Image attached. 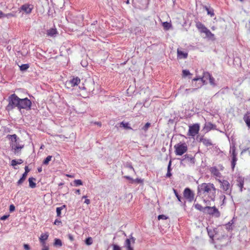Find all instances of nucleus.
Wrapping results in <instances>:
<instances>
[{
    "instance_id": "obj_53",
    "label": "nucleus",
    "mask_w": 250,
    "mask_h": 250,
    "mask_svg": "<svg viewBox=\"0 0 250 250\" xmlns=\"http://www.w3.org/2000/svg\"><path fill=\"white\" fill-rule=\"evenodd\" d=\"M24 169L25 172L23 173H25L26 175H27V173L29 172L30 169L28 168V166H25Z\"/></svg>"
},
{
    "instance_id": "obj_27",
    "label": "nucleus",
    "mask_w": 250,
    "mask_h": 250,
    "mask_svg": "<svg viewBox=\"0 0 250 250\" xmlns=\"http://www.w3.org/2000/svg\"><path fill=\"white\" fill-rule=\"evenodd\" d=\"M27 175L25 173H23L22 177L19 179V180L17 182L18 185H20L25 180Z\"/></svg>"
},
{
    "instance_id": "obj_52",
    "label": "nucleus",
    "mask_w": 250,
    "mask_h": 250,
    "mask_svg": "<svg viewBox=\"0 0 250 250\" xmlns=\"http://www.w3.org/2000/svg\"><path fill=\"white\" fill-rule=\"evenodd\" d=\"M9 215H3L2 216H1L0 217V220H6L7 218H8V217H9Z\"/></svg>"
},
{
    "instance_id": "obj_30",
    "label": "nucleus",
    "mask_w": 250,
    "mask_h": 250,
    "mask_svg": "<svg viewBox=\"0 0 250 250\" xmlns=\"http://www.w3.org/2000/svg\"><path fill=\"white\" fill-rule=\"evenodd\" d=\"M171 165V162L169 161V164H168V167H167V173L166 174V177H170L172 175V174H171V173L170 172Z\"/></svg>"
},
{
    "instance_id": "obj_25",
    "label": "nucleus",
    "mask_w": 250,
    "mask_h": 250,
    "mask_svg": "<svg viewBox=\"0 0 250 250\" xmlns=\"http://www.w3.org/2000/svg\"><path fill=\"white\" fill-rule=\"evenodd\" d=\"M62 241L58 238H55L54 239V246L56 247H62Z\"/></svg>"
},
{
    "instance_id": "obj_63",
    "label": "nucleus",
    "mask_w": 250,
    "mask_h": 250,
    "mask_svg": "<svg viewBox=\"0 0 250 250\" xmlns=\"http://www.w3.org/2000/svg\"><path fill=\"white\" fill-rule=\"evenodd\" d=\"M129 0H126V3L127 4H129V2H129Z\"/></svg>"
},
{
    "instance_id": "obj_42",
    "label": "nucleus",
    "mask_w": 250,
    "mask_h": 250,
    "mask_svg": "<svg viewBox=\"0 0 250 250\" xmlns=\"http://www.w3.org/2000/svg\"><path fill=\"white\" fill-rule=\"evenodd\" d=\"M150 126V124L149 123H147L145 124V125L143 127L142 129L144 131H146L147 130L149 127Z\"/></svg>"
},
{
    "instance_id": "obj_13",
    "label": "nucleus",
    "mask_w": 250,
    "mask_h": 250,
    "mask_svg": "<svg viewBox=\"0 0 250 250\" xmlns=\"http://www.w3.org/2000/svg\"><path fill=\"white\" fill-rule=\"evenodd\" d=\"M200 125L198 124H195L189 126L188 134L189 136L194 137L199 133Z\"/></svg>"
},
{
    "instance_id": "obj_26",
    "label": "nucleus",
    "mask_w": 250,
    "mask_h": 250,
    "mask_svg": "<svg viewBox=\"0 0 250 250\" xmlns=\"http://www.w3.org/2000/svg\"><path fill=\"white\" fill-rule=\"evenodd\" d=\"M66 208L65 205H62L60 207H58L56 208L57 215L58 217H60L61 214V211Z\"/></svg>"
},
{
    "instance_id": "obj_48",
    "label": "nucleus",
    "mask_w": 250,
    "mask_h": 250,
    "mask_svg": "<svg viewBox=\"0 0 250 250\" xmlns=\"http://www.w3.org/2000/svg\"><path fill=\"white\" fill-rule=\"evenodd\" d=\"M15 210V207L14 205L12 204L10 205L9 211L10 212H13Z\"/></svg>"
},
{
    "instance_id": "obj_43",
    "label": "nucleus",
    "mask_w": 250,
    "mask_h": 250,
    "mask_svg": "<svg viewBox=\"0 0 250 250\" xmlns=\"http://www.w3.org/2000/svg\"><path fill=\"white\" fill-rule=\"evenodd\" d=\"M190 73L188 70H183V75L184 77H186L189 75H190Z\"/></svg>"
},
{
    "instance_id": "obj_32",
    "label": "nucleus",
    "mask_w": 250,
    "mask_h": 250,
    "mask_svg": "<svg viewBox=\"0 0 250 250\" xmlns=\"http://www.w3.org/2000/svg\"><path fill=\"white\" fill-rule=\"evenodd\" d=\"M52 158V156H48L43 161V164L45 165H47L49 162L51 160Z\"/></svg>"
},
{
    "instance_id": "obj_44",
    "label": "nucleus",
    "mask_w": 250,
    "mask_h": 250,
    "mask_svg": "<svg viewBox=\"0 0 250 250\" xmlns=\"http://www.w3.org/2000/svg\"><path fill=\"white\" fill-rule=\"evenodd\" d=\"M184 158L182 160L183 161H184V160H185L186 159H188V160H190V161H192V160L194 159V158L192 157H189V155H188V154H186L184 155Z\"/></svg>"
},
{
    "instance_id": "obj_10",
    "label": "nucleus",
    "mask_w": 250,
    "mask_h": 250,
    "mask_svg": "<svg viewBox=\"0 0 250 250\" xmlns=\"http://www.w3.org/2000/svg\"><path fill=\"white\" fill-rule=\"evenodd\" d=\"M136 239L131 234L129 238L126 239L124 244L123 248L125 250H134V245Z\"/></svg>"
},
{
    "instance_id": "obj_24",
    "label": "nucleus",
    "mask_w": 250,
    "mask_h": 250,
    "mask_svg": "<svg viewBox=\"0 0 250 250\" xmlns=\"http://www.w3.org/2000/svg\"><path fill=\"white\" fill-rule=\"evenodd\" d=\"M36 180V179L33 177L29 178L28 179L29 187L31 188H34L36 187V184L35 183L33 182V181Z\"/></svg>"
},
{
    "instance_id": "obj_19",
    "label": "nucleus",
    "mask_w": 250,
    "mask_h": 250,
    "mask_svg": "<svg viewBox=\"0 0 250 250\" xmlns=\"http://www.w3.org/2000/svg\"><path fill=\"white\" fill-rule=\"evenodd\" d=\"M243 120L248 126V129H250V115L249 113L248 112L244 115Z\"/></svg>"
},
{
    "instance_id": "obj_45",
    "label": "nucleus",
    "mask_w": 250,
    "mask_h": 250,
    "mask_svg": "<svg viewBox=\"0 0 250 250\" xmlns=\"http://www.w3.org/2000/svg\"><path fill=\"white\" fill-rule=\"evenodd\" d=\"M167 218V217L166 215H159L158 217V219L159 220H160V219H163V220H166Z\"/></svg>"
},
{
    "instance_id": "obj_6",
    "label": "nucleus",
    "mask_w": 250,
    "mask_h": 250,
    "mask_svg": "<svg viewBox=\"0 0 250 250\" xmlns=\"http://www.w3.org/2000/svg\"><path fill=\"white\" fill-rule=\"evenodd\" d=\"M176 155L181 156L188 150V146L185 143H179L174 146Z\"/></svg>"
},
{
    "instance_id": "obj_60",
    "label": "nucleus",
    "mask_w": 250,
    "mask_h": 250,
    "mask_svg": "<svg viewBox=\"0 0 250 250\" xmlns=\"http://www.w3.org/2000/svg\"><path fill=\"white\" fill-rule=\"evenodd\" d=\"M38 171L39 172H41L42 171V167H39L38 168Z\"/></svg>"
},
{
    "instance_id": "obj_50",
    "label": "nucleus",
    "mask_w": 250,
    "mask_h": 250,
    "mask_svg": "<svg viewBox=\"0 0 250 250\" xmlns=\"http://www.w3.org/2000/svg\"><path fill=\"white\" fill-rule=\"evenodd\" d=\"M68 238L69 239L70 241L71 242L73 241L74 240V238L73 236L71 234H68L67 235Z\"/></svg>"
},
{
    "instance_id": "obj_17",
    "label": "nucleus",
    "mask_w": 250,
    "mask_h": 250,
    "mask_svg": "<svg viewBox=\"0 0 250 250\" xmlns=\"http://www.w3.org/2000/svg\"><path fill=\"white\" fill-rule=\"evenodd\" d=\"M210 172L212 175L220 179L222 175L218 169L216 167H212L210 169Z\"/></svg>"
},
{
    "instance_id": "obj_15",
    "label": "nucleus",
    "mask_w": 250,
    "mask_h": 250,
    "mask_svg": "<svg viewBox=\"0 0 250 250\" xmlns=\"http://www.w3.org/2000/svg\"><path fill=\"white\" fill-rule=\"evenodd\" d=\"M81 82L80 79L78 77H73L71 80L67 82V83L70 84L72 87L78 85Z\"/></svg>"
},
{
    "instance_id": "obj_58",
    "label": "nucleus",
    "mask_w": 250,
    "mask_h": 250,
    "mask_svg": "<svg viewBox=\"0 0 250 250\" xmlns=\"http://www.w3.org/2000/svg\"><path fill=\"white\" fill-rule=\"evenodd\" d=\"M221 198H223V203H224L226 199V196L224 195H223L221 196Z\"/></svg>"
},
{
    "instance_id": "obj_31",
    "label": "nucleus",
    "mask_w": 250,
    "mask_h": 250,
    "mask_svg": "<svg viewBox=\"0 0 250 250\" xmlns=\"http://www.w3.org/2000/svg\"><path fill=\"white\" fill-rule=\"evenodd\" d=\"M195 208L197 210L200 211H202L205 213V210L204 209V208H203L200 204H196L194 205Z\"/></svg>"
},
{
    "instance_id": "obj_9",
    "label": "nucleus",
    "mask_w": 250,
    "mask_h": 250,
    "mask_svg": "<svg viewBox=\"0 0 250 250\" xmlns=\"http://www.w3.org/2000/svg\"><path fill=\"white\" fill-rule=\"evenodd\" d=\"M229 154L230 157L231 158V167L232 169H234L236 162L237 161V153L236 152V147L235 146V144L233 143H232L230 145V150H229Z\"/></svg>"
},
{
    "instance_id": "obj_12",
    "label": "nucleus",
    "mask_w": 250,
    "mask_h": 250,
    "mask_svg": "<svg viewBox=\"0 0 250 250\" xmlns=\"http://www.w3.org/2000/svg\"><path fill=\"white\" fill-rule=\"evenodd\" d=\"M183 195L184 198L189 202H192L194 200V193L188 188H187L184 189Z\"/></svg>"
},
{
    "instance_id": "obj_47",
    "label": "nucleus",
    "mask_w": 250,
    "mask_h": 250,
    "mask_svg": "<svg viewBox=\"0 0 250 250\" xmlns=\"http://www.w3.org/2000/svg\"><path fill=\"white\" fill-rule=\"evenodd\" d=\"M113 250H122L121 248L117 245H113Z\"/></svg>"
},
{
    "instance_id": "obj_38",
    "label": "nucleus",
    "mask_w": 250,
    "mask_h": 250,
    "mask_svg": "<svg viewBox=\"0 0 250 250\" xmlns=\"http://www.w3.org/2000/svg\"><path fill=\"white\" fill-rule=\"evenodd\" d=\"M173 192L174 193V194L176 196V197H177L178 200L179 201V202H181V199H182V197L181 196L179 195L178 193L177 192V191H176V189H173Z\"/></svg>"
},
{
    "instance_id": "obj_21",
    "label": "nucleus",
    "mask_w": 250,
    "mask_h": 250,
    "mask_svg": "<svg viewBox=\"0 0 250 250\" xmlns=\"http://www.w3.org/2000/svg\"><path fill=\"white\" fill-rule=\"evenodd\" d=\"M188 54L187 52H184L179 49H177V56L179 59H186L188 57Z\"/></svg>"
},
{
    "instance_id": "obj_61",
    "label": "nucleus",
    "mask_w": 250,
    "mask_h": 250,
    "mask_svg": "<svg viewBox=\"0 0 250 250\" xmlns=\"http://www.w3.org/2000/svg\"><path fill=\"white\" fill-rule=\"evenodd\" d=\"M75 193H77V194H80L81 191H80V189H76Z\"/></svg>"
},
{
    "instance_id": "obj_29",
    "label": "nucleus",
    "mask_w": 250,
    "mask_h": 250,
    "mask_svg": "<svg viewBox=\"0 0 250 250\" xmlns=\"http://www.w3.org/2000/svg\"><path fill=\"white\" fill-rule=\"evenodd\" d=\"M121 126H123L124 128L127 129H132V128L129 125L128 123H124V122H122L120 123Z\"/></svg>"
},
{
    "instance_id": "obj_64",
    "label": "nucleus",
    "mask_w": 250,
    "mask_h": 250,
    "mask_svg": "<svg viewBox=\"0 0 250 250\" xmlns=\"http://www.w3.org/2000/svg\"><path fill=\"white\" fill-rule=\"evenodd\" d=\"M86 197V196H83V198H85Z\"/></svg>"
},
{
    "instance_id": "obj_2",
    "label": "nucleus",
    "mask_w": 250,
    "mask_h": 250,
    "mask_svg": "<svg viewBox=\"0 0 250 250\" xmlns=\"http://www.w3.org/2000/svg\"><path fill=\"white\" fill-rule=\"evenodd\" d=\"M6 138L10 141L9 144L11 150L15 155H19L24 146V144L21 143V139L16 134H8L6 136Z\"/></svg>"
},
{
    "instance_id": "obj_28",
    "label": "nucleus",
    "mask_w": 250,
    "mask_h": 250,
    "mask_svg": "<svg viewBox=\"0 0 250 250\" xmlns=\"http://www.w3.org/2000/svg\"><path fill=\"white\" fill-rule=\"evenodd\" d=\"M23 163V161L21 159H19L18 161L16 160H12L11 161V165L12 166H15L17 165L21 164Z\"/></svg>"
},
{
    "instance_id": "obj_49",
    "label": "nucleus",
    "mask_w": 250,
    "mask_h": 250,
    "mask_svg": "<svg viewBox=\"0 0 250 250\" xmlns=\"http://www.w3.org/2000/svg\"><path fill=\"white\" fill-rule=\"evenodd\" d=\"M54 225H57V226H59V225H61V224H62V222L61 221V220H58V219H56L54 223Z\"/></svg>"
},
{
    "instance_id": "obj_34",
    "label": "nucleus",
    "mask_w": 250,
    "mask_h": 250,
    "mask_svg": "<svg viewBox=\"0 0 250 250\" xmlns=\"http://www.w3.org/2000/svg\"><path fill=\"white\" fill-rule=\"evenodd\" d=\"M29 67L28 64H23L20 66L21 71H25Z\"/></svg>"
},
{
    "instance_id": "obj_16",
    "label": "nucleus",
    "mask_w": 250,
    "mask_h": 250,
    "mask_svg": "<svg viewBox=\"0 0 250 250\" xmlns=\"http://www.w3.org/2000/svg\"><path fill=\"white\" fill-rule=\"evenodd\" d=\"M237 186L240 188L241 192L243 191V188L244 184V178L241 176L238 177L237 180Z\"/></svg>"
},
{
    "instance_id": "obj_62",
    "label": "nucleus",
    "mask_w": 250,
    "mask_h": 250,
    "mask_svg": "<svg viewBox=\"0 0 250 250\" xmlns=\"http://www.w3.org/2000/svg\"><path fill=\"white\" fill-rule=\"evenodd\" d=\"M95 124L98 125L100 126L102 125V124L100 122H96L95 123Z\"/></svg>"
},
{
    "instance_id": "obj_33",
    "label": "nucleus",
    "mask_w": 250,
    "mask_h": 250,
    "mask_svg": "<svg viewBox=\"0 0 250 250\" xmlns=\"http://www.w3.org/2000/svg\"><path fill=\"white\" fill-rule=\"evenodd\" d=\"M164 28L166 30H168L171 26V24L168 22H164L163 23Z\"/></svg>"
},
{
    "instance_id": "obj_1",
    "label": "nucleus",
    "mask_w": 250,
    "mask_h": 250,
    "mask_svg": "<svg viewBox=\"0 0 250 250\" xmlns=\"http://www.w3.org/2000/svg\"><path fill=\"white\" fill-rule=\"evenodd\" d=\"M216 189L214 185L210 183H204L199 185L197 188V194L207 200L214 201L216 196Z\"/></svg>"
},
{
    "instance_id": "obj_46",
    "label": "nucleus",
    "mask_w": 250,
    "mask_h": 250,
    "mask_svg": "<svg viewBox=\"0 0 250 250\" xmlns=\"http://www.w3.org/2000/svg\"><path fill=\"white\" fill-rule=\"evenodd\" d=\"M134 182H137L138 183H142L143 182V180L139 178H136V179H134V181H132L131 183H133Z\"/></svg>"
},
{
    "instance_id": "obj_14",
    "label": "nucleus",
    "mask_w": 250,
    "mask_h": 250,
    "mask_svg": "<svg viewBox=\"0 0 250 250\" xmlns=\"http://www.w3.org/2000/svg\"><path fill=\"white\" fill-rule=\"evenodd\" d=\"M34 8V6L32 4L26 3L22 5L20 7V10L23 11L25 13L27 14H30Z\"/></svg>"
},
{
    "instance_id": "obj_5",
    "label": "nucleus",
    "mask_w": 250,
    "mask_h": 250,
    "mask_svg": "<svg viewBox=\"0 0 250 250\" xmlns=\"http://www.w3.org/2000/svg\"><path fill=\"white\" fill-rule=\"evenodd\" d=\"M19 104L18 109L21 110V109H24L26 110H29L31 109L32 103L31 101L27 98L21 99L19 98Z\"/></svg>"
},
{
    "instance_id": "obj_11",
    "label": "nucleus",
    "mask_w": 250,
    "mask_h": 250,
    "mask_svg": "<svg viewBox=\"0 0 250 250\" xmlns=\"http://www.w3.org/2000/svg\"><path fill=\"white\" fill-rule=\"evenodd\" d=\"M205 210V213L214 216L215 217H219L220 216V213L218 209L215 207H209L207 206L204 208Z\"/></svg>"
},
{
    "instance_id": "obj_37",
    "label": "nucleus",
    "mask_w": 250,
    "mask_h": 250,
    "mask_svg": "<svg viewBox=\"0 0 250 250\" xmlns=\"http://www.w3.org/2000/svg\"><path fill=\"white\" fill-rule=\"evenodd\" d=\"M206 9L208 12V15H210L211 16V17H212L214 16V14L213 12V10L212 9H210L209 8H208L207 7H206Z\"/></svg>"
},
{
    "instance_id": "obj_8",
    "label": "nucleus",
    "mask_w": 250,
    "mask_h": 250,
    "mask_svg": "<svg viewBox=\"0 0 250 250\" xmlns=\"http://www.w3.org/2000/svg\"><path fill=\"white\" fill-rule=\"evenodd\" d=\"M211 75L208 72H204L202 77H196L192 79V82L199 81L198 88H200L203 84L207 83L206 80H209Z\"/></svg>"
},
{
    "instance_id": "obj_39",
    "label": "nucleus",
    "mask_w": 250,
    "mask_h": 250,
    "mask_svg": "<svg viewBox=\"0 0 250 250\" xmlns=\"http://www.w3.org/2000/svg\"><path fill=\"white\" fill-rule=\"evenodd\" d=\"M74 185L76 186H78L83 185V182L81 180H75L74 181Z\"/></svg>"
},
{
    "instance_id": "obj_51",
    "label": "nucleus",
    "mask_w": 250,
    "mask_h": 250,
    "mask_svg": "<svg viewBox=\"0 0 250 250\" xmlns=\"http://www.w3.org/2000/svg\"><path fill=\"white\" fill-rule=\"evenodd\" d=\"M23 247L25 250H30V249L29 246L26 244H24L23 245Z\"/></svg>"
},
{
    "instance_id": "obj_57",
    "label": "nucleus",
    "mask_w": 250,
    "mask_h": 250,
    "mask_svg": "<svg viewBox=\"0 0 250 250\" xmlns=\"http://www.w3.org/2000/svg\"><path fill=\"white\" fill-rule=\"evenodd\" d=\"M127 167L130 168V169H132L134 171V168L130 164H128L127 165Z\"/></svg>"
},
{
    "instance_id": "obj_7",
    "label": "nucleus",
    "mask_w": 250,
    "mask_h": 250,
    "mask_svg": "<svg viewBox=\"0 0 250 250\" xmlns=\"http://www.w3.org/2000/svg\"><path fill=\"white\" fill-rule=\"evenodd\" d=\"M195 25L199 31L201 33H205L207 37L211 38L214 36L213 34L201 22L196 21Z\"/></svg>"
},
{
    "instance_id": "obj_40",
    "label": "nucleus",
    "mask_w": 250,
    "mask_h": 250,
    "mask_svg": "<svg viewBox=\"0 0 250 250\" xmlns=\"http://www.w3.org/2000/svg\"><path fill=\"white\" fill-rule=\"evenodd\" d=\"M213 126H214V125L211 123H208L206 125V127L208 128L209 130L212 129Z\"/></svg>"
},
{
    "instance_id": "obj_56",
    "label": "nucleus",
    "mask_w": 250,
    "mask_h": 250,
    "mask_svg": "<svg viewBox=\"0 0 250 250\" xmlns=\"http://www.w3.org/2000/svg\"><path fill=\"white\" fill-rule=\"evenodd\" d=\"M84 203L86 204L87 205H88L90 203V201L89 199H86L84 201Z\"/></svg>"
},
{
    "instance_id": "obj_36",
    "label": "nucleus",
    "mask_w": 250,
    "mask_h": 250,
    "mask_svg": "<svg viewBox=\"0 0 250 250\" xmlns=\"http://www.w3.org/2000/svg\"><path fill=\"white\" fill-rule=\"evenodd\" d=\"M85 243L87 245H90L93 243V240L91 237H89L87 238H86L85 240Z\"/></svg>"
},
{
    "instance_id": "obj_41",
    "label": "nucleus",
    "mask_w": 250,
    "mask_h": 250,
    "mask_svg": "<svg viewBox=\"0 0 250 250\" xmlns=\"http://www.w3.org/2000/svg\"><path fill=\"white\" fill-rule=\"evenodd\" d=\"M209 83L211 85L215 86V79L213 77H212V76L210 77L209 79Z\"/></svg>"
},
{
    "instance_id": "obj_54",
    "label": "nucleus",
    "mask_w": 250,
    "mask_h": 250,
    "mask_svg": "<svg viewBox=\"0 0 250 250\" xmlns=\"http://www.w3.org/2000/svg\"><path fill=\"white\" fill-rule=\"evenodd\" d=\"M124 178L126 179H127V180H131L132 182L134 181V179H133L131 177H130L129 176H125Z\"/></svg>"
},
{
    "instance_id": "obj_59",
    "label": "nucleus",
    "mask_w": 250,
    "mask_h": 250,
    "mask_svg": "<svg viewBox=\"0 0 250 250\" xmlns=\"http://www.w3.org/2000/svg\"><path fill=\"white\" fill-rule=\"evenodd\" d=\"M4 16V13L2 11H0V18L3 17Z\"/></svg>"
},
{
    "instance_id": "obj_18",
    "label": "nucleus",
    "mask_w": 250,
    "mask_h": 250,
    "mask_svg": "<svg viewBox=\"0 0 250 250\" xmlns=\"http://www.w3.org/2000/svg\"><path fill=\"white\" fill-rule=\"evenodd\" d=\"M49 235L47 232L45 233H42L39 237L40 242L42 245H46L45 241L48 239Z\"/></svg>"
},
{
    "instance_id": "obj_23",
    "label": "nucleus",
    "mask_w": 250,
    "mask_h": 250,
    "mask_svg": "<svg viewBox=\"0 0 250 250\" xmlns=\"http://www.w3.org/2000/svg\"><path fill=\"white\" fill-rule=\"evenodd\" d=\"M201 142L206 146H209L212 145L210 140L207 138L201 139Z\"/></svg>"
},
{
    "instance_id": "obj_4",
    "label": "nucleus",
    "mask_w": 250,
    "mask_h": 250,
    "mask_svg": "<svg viewBox=\"0 0 250 250\" xmlns=\"http://www.w3.org/2000/svg\"><path fill=\"white\" fill-rule=\"evenodd\" d=\"M217 181L220 183V188L222 189L224 191L229 195H231L232 191V186L230 184L228 180L217 179Z\"/></svg>"
},
{
    "instance_id": "obj_20",
    "label": "nucleus",
    "mask_w": 250,
    "mask_h": 250,
    "mask_svg": "<svg viewBox=\"0 0 250 250\" xmlns=\"http://www.w3.org/2000/svg\"><path fill=\"white\" fill-rule=\"evenodd\" d=\"M196 86V87H195V88H188V89H185L184 92H183V94L187 96L189 94L195 92L199 88L198 84H197V85Z\"/></svg>"
},
{
    "instance_id": "obj_22",
    "label": "nucleus",
    "mask_w": 250,
    "mask_h": 250,
    "mask_svg": "<svg viewBox=\"0 0 250 250\" xmlns=\"http://www.w3.org/2000/svg\"><path fill=\"white\" fill-rule=\"evenodd\" d=\"M57 34V31L56 29L51 28L50 29L47 30V35L48 36L53 37Z\"/></svg>"
},
{
    "instance_id": "obj_3",
    "label": "nucleus",
    "mask_w": 250,
    "mask_h": 250,
    "mask_svg": "<svg viewBox=\"0 0 250 250\" xmlns=\"http://www.w3.org/2000/svg\"><path fill=\"white\" fill-rule=\"evenodd\" d=\"M19 97L15 94L11 95L8 98V104L6 107V110L9 111L13 110L15 107L18 109L19 104Z\"/></svg>"
},
{
    "instance_id": "obj_35",
    "label": "nucleus",
    "mask_w": 250,
    "mask_h": 250,
    "mask_svg": "<svg viewBox=\"0 0 250 250\" xmlns=\"http://www.w3.org/2000/svg\"><path fill=\"white\" fill-rule=\"evenodd\" d=\"M208 233L209 237L211 239L212 241H213V237L214 236L213 231L211 229H209L207 228Z\"/></svg>"
},
{
    "instance_id": "obj_55",
    "label": "nucleus",
    "mask_w": 250,
    "mask_h": 250,
    "mask_svg": "<svg viewBox=\"0 0 250 250\" xmlns=\"http://www.w3.org/2000/svg\"><path fill=\"white\" fill-rule=\"evenodd\" d=\"M43 248L42 250H49L48 247L46 245H42Z\"/></svg>"
}]
</instances>
